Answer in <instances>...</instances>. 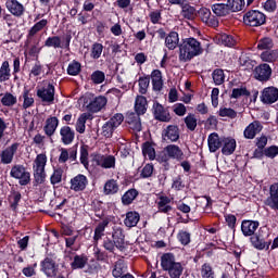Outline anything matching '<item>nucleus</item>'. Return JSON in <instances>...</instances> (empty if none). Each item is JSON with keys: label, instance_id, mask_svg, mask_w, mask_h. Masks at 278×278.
I'll return each mask as SVG.
<instances>
[{"label": "nucleus", "instance_id": "1", "mask_svg": "<svg viewBox=\"0 0 278 278\" xmlns=\"http://www.w3.org/2000/svg\"><path fill=\"white\" fill-rule=\"evenodd\" d=\"M203 47L201 46V41L197 40V38L189 37L182 40V43L179 46V62H192L194 58H199V55H203Z\"/></svg>", "mask_w": 278, "mask_h": 278}, {"label": "nucleus", "instance_id": "2", "mask_svg": "<svg viewBox=\"0 0 278 278\" xmlns=\"http://www.w3.org/2000/svg\"><path fill=\"white\" fill-rule=\"evenodd\" d=\"M161 267L170 278H181L184 264L175 261V254L164 253L161 256Z\"/></svg>", "mask_w": 278, "mask_h": 278}, {"label": "nucleus", "instance_id": "3", "mask_svg": "<svg viewBox=\"0 0 278 278\" xmlns=\"http://www.w3.org/2000/svg\"><path fill=\"white\" fill-rule=\"evenodd\" d=\"M156 160L160 164H163L165 170H168V168H170V164L168 162H170V160L181 162V160H184V151L179 146L168 144L157 155Z\"/></svg>", "mask_w": 278, "mask_h": 278}, {"label": "nucleus", "instance_id": "4", "mask_svg": "<svg viewBox=\"0 0 278 278\" xmlns=\"http://www.w3.org/2000/svg\"><path fill=\"white\" fill-rule=\"evenodd\" d=\"M47 167V153H40L36 156L33 165V173L35 184H45L47 179V173L45 168Z\"/></svg>", "mask_w": 278, "mask_h": 278}, {"label": "nucleus", "instance_id": "5", "mask_svg": "<svg viewBox=\"0 0 278 278\" xmlns=\"http://www.w3.org/2000/svg\"><path fill=\"white\" fill-rule=\"evenodd\" d=\"M243 23L248 27H262L266 25V14L260 10H250L243 14Z\"/></svg>", "mask_w": 278, "mask_h": 278}, {"label": "nucleus", "instance_id": "6", "mask_svg": "<svg viewBox=\"0 0 278 278\" xmlns=\"http://www.w3.org/2000/svg\"><path fill=\"white\" fill-rule=\"evenodd\" d=\"M268 238V229L262 227L260 228L257 233H254L250 238V242L254 249H257L258 251H264V249H269L270 241L266 242V239Z\"/></svg>", "mask_w": 278, "mask_h": 278}, {"label": "nucleus", "instance_id": "7", "mask_svg": "<svg viewBox=\"0 0 278 278\" xmlns=\"http://www.w3.org/2000/svg\"><path fill=\"white\" fill-rule=\"evenodd\" d=\"M71 40H73V35L66 34L62 38L60 36L48 37L45 41V47L53 49H71Z\"/></svg>", "mask_w": 278, "mask_h": 278}, {"label": "nucleus", "instance_id": "8", "mask_svg": "<svg viewBox=\"0 0 278 278\" xmlns=\"http://www.w3.org/2000/svg\"><path fill=\"white\" fill-rule=\"evenodd\" d=\"M13 179H18L20 186H28L31 184V174L27 172V168L23 165H14L10 172Z\"/></svg>", "mask_w": 278, "mask_h": 278}, {"label": "nucleus", "instance_id": "9", "mask_svg": "<svg viewBox=\"0 0 278 278\" xmlns=\"http://www.w3.org/2000/svg\"><path fill=\"white\" fill-rule=\"evenodd\" d=\"M37 97L43 103H52L55 100V86L51 83H43L41 87L37 89Z\"/></svg>", "mask_w": 278, "mask_h": 278}, {"label": "nucleus", "instance_id": "10", "mask_svg": "<svg viewBox=\"0 0 278 278\" xmlns=\"http://www.w3.org/2000/svg\"><path fill=\"white\" fill-rule=\"evenodd\" d=\"M253 76L256 81L266 84V81H270V77H273V67L267 63H262L254 68Z\"/></svg>", "mask_w": 278, "mask_h": 278}, {"label": "nucleus", "instance_id": "11", "mask_svg": "<svg viewBox=\"0 0 278 278\" xmlns=\"http://www.w3.org/2000/svg\"><path fill=\"white\" fill-rule=\"evenodd\" d=\"M92 162L100 168H116V156L112 154H93Z\"/></svg>", "mask_w": 278, "mask_h": 278}, {"label": "nucleus", "instance_id": "12", "mask_svg": "<svg viewBox=\"0 0 278 278\" xmlns=\"http://www.w3.org/2000/svg\"><path fill=\"white\" fill-rule=\"evenodd\" d=\"M78 105H108V98L94 97V93L87 92L78 99Z\"/></svg>", "mask_w": 278, "mask_h": 278}, {"label": "nucleus", "instance_id": "13", "mask_svg": "<svg viewBox=\"0 0 278 278\" xmlns=\"http://www.w3.org/2000/svg\"><path fill=\"white\" fill-rule=\"evenodd\" d=\"M264 105H273L278 101V88L277 87H265L260 97Z\"/></svg>", "mask_w": 278, "mask_h": 278}, {"label": "nucleus", "instance_id": "14", "mask_svg": "<svg viewBox=\"0 0 278 278\" xmlns=\"http://www.w3.org/2000/svg\"><path fill=\"white\" fill-rule=\"evenodd\" d=\"M88 188V177L84 174H77L70 180V189L73 192H84Z\"/></svg>", "mask_w": 278, "mask_h": 278}, {"label": "nucleus", "instance_id": "15", "mask_svg": "<svg viewBox=\"0 0 278 278\" xmlns=\"http://www.w3.org/2000/svg\"><path fill=\"white\" fill-rule=\"evenodd\" d=\"M198 16L201 18L202 23L207 25V27H213L216 29V27L219 25L218 18L212 15V11L207 8H201L198 11Z\"/></svg>", "mask_w": 278, "mask_h": 278}, {"label": "nucleus", "instance_id": "16", "mask_svg": "<svg viewBox=\"0 0 278 278\" xmlns=\"http://www.w3.org/2000/svg\"><path fill=\"white\" fill-rule=\"evenodd\" d=\"M58 268H59L58 263H55V260L51 257H46L41 262V270L49 278L58 277Z\"/></svg>", "mask_w": 278, "mask_h": 278}, {"label": "nucleus", "instance_id": "17", "mask_svg": "<svg viewBox=\"0 0 278 278\" xmlns=\"http://www.w3.org/2000/svg\"><path fill=\"white\" fill-rule=\"evenodd\" d=\"M18 147H21V143L15 142L4 149L0 153L1 164H12V162H14V155H16V151H18Z\"/></svg>", "mask_w": 278, "mask_h": 278}, {"label": "nucleus", "instance_id": "18", "mask_svg": "<svg viewBox=\"0 0 278 278\" xmlns=\"http://www.w3.org/2000/svg\"><path fill=\"white\" fill-rule=\"evenodd\" d=\"M149 77L151 79L153 92H162V90H164V76L162 75V71L153 70Z\"/></svg>", "mask_w": 278, "mask_h": 278}, {"label": "nucleus", "instance_id": "19", "mask_svg": "<svg viewBox=\"0 0 278 278\" xmlns=\"http://www.w3.org/2000/svg\"><path fill=\"white\" fill-rule=\"evenodd\" d=\"M60 152L59 164H66L67 160L77 162V147H72L70 149L61 148Z\"/></svg>", "mask_w": 278, "mask_h": 278}, {"label": "nucleus", "instance_id": "20", "mask_svg": "<svg viewBox=\"0 0 278 278\" xmlns=\"http://www.w3.org/2000/svg\"><path fill=\"white\" fill-rule=\"evenodd\" d=\"M260 228V222L243 219L241 223V231L245 237L255 236V231Z\"/></svg>", "mask_w": 278, "mask_h": 278}, {"label": "nucleus", "instance_id": "21", "mask_svg": "<svg viewBox=\"0 0 278 278\" xmlns=\"http://www.w3.org/2000/svg\"><path fill=\"white\" fill-rule=\"evenodd\" d=\"M264 126L262 123H260V121H254L244 129L243 136L247 140H253V138H255L257 134L262 132Z\"/></svg>", "mask_w": 278, "mask_h": 278}, {"label": "nucleus", "instance_id": "22", "mask_svg": "<svg viewBox=\"0 0 278 278\" xmlns=\"http://www.w3.org/2000/svg\"><path fill=\"white\" fill-rule=\"evenodd\" d=\"M126 124L132 131H142V122L140 121V116L134 112L127 113Z\"/></svg>", "mask_w": 278, "mask_h": 278}, {"label": "nucleus", "instance_id": "23", "mask_svg": "<svg viewBox=\"0 0 278 278\" xmlns=\"http://www.w3.org/2000/svg\"><path fill=\"white\" fill-rule=\"evenodd\" d=\"M60 125V119L58 117H49L46 121V125L43 126V131L50 140H53V136L55 135V131L58 130V127Z\"/></svg>", "mask_w": 278, "mask_h": 278}, {"label": "nucleus", "instance_id": "24", "mask_svg": "<svg viewBox=\"0 0 278 278\" xmlns=\"http://www.w3.org/2000/svg\"><path fill=\"white\" fill-rule=\"evenodd\" d=\"M5 8L13 16L20 17L25 14V7L18 0H7Z\"/></svg>", "mask_w": 278, "mask_h": 278}, {"label": "nucleus", "instance_id": "25", "mask_svg": "<svg viewBox=\"0 0 278 278\" xmlns=\"http://www.w3.org/2000/svg\"><path fill=\"white\" fill-rule=\"evenodd\" d=\"M153 114H154L155 121H160L161 123H169L172 118L168 108L164 105H155Z\"/></svg>", "mask_w": 278, "mask_h": 278}, {"label": "nucleus", "instance_id": "26", "mask_svg": "<svg viewBox=\"0 0 278 278\" xmlns=\"http://www.w3.org/2000/svg\"><path fill=\"white\" fill-rule=\"evenodd\" d=\"M223 140H224V137L218 136L217 132H213V134L208 135L207 144H208L210 152L216 153V151H218V149H222Z\"/></svg>", "mask_w": 278, "mask_h": 278}, {"label": "nucleus", "instance_id": "27", "mask_svg": "<svg viewBox=\"0 0 278 278\" xmlns=\"http://www.w3.org/2000/svg\"><path fill=\"white\" fill-rule=\"evenodd\" d=\"M172 202L173 200L168 195H160L156 201L157 211L161 214H168L169 212H173V206L170 205Z\"/></svg>", "mask_w": 278, "mask_h": 278}, {"label": "nucleus", "instance_id": "28", "mask_svg": "<svg viewBox=\"0 0 278 278\" xmlns=\"http://www.w3.org/2000/svg\"><path fill=\"white\" fill-rule=\"evenodd\" d=\"M163 140H169L170 142H177L179 140V126L169 125L163 130Z\"/></svg>", "mask_w": 278, "mask_h": 278}, {"label": "nucleus", "instance_id": "29", "mask_svg": "<svg viewBox=\"0 0 278 278\" xmlns=\"http://www.w3.org/2000/svg\"><path fill=\"white\" fill-rule=\"evenodd\" d=\"M61 142L63 144H73L75 140V130L71 126H63L60 129Z\"/></svg>", "mask_w": 278, "mask_h": 278}, {"label": "nucleus", "instance_id": "30", "mask_svg": "<svg viewBox=\"0 0 278 278\" xmlns=\"http://www.w3.org/2000/svg\"><path fill=\"white\" fill-rule=\"evenodd\" d=\"M236 139L231 137H224V140L222 142V153L223 155H233L236 152Z\"/></svg>", "mask_w": 278, "mask_h": 278}, {"label": "nucleus", "instance_id": "31", "mask_svg": "<svg viewBox=\"0 0 278 278\" xmlns=\"http://www.w3.org/2000/svg\"><path fill=\"white\" fill-rule=\"evenodd\" d=\"M180 8V16L187 21H194V18H197V8L190 5V3H182Z\"/></svg>", "mask_w": 278, "mask_h": 278}, {"label": "nucleus", "instance_id": "32", "mask_svg": "<svg viewBox=\"0 0 278 278\" xmlns=\"http://www.w3.org/2000/svg\"><path fill=\"white\" fill-rule=\"evenodd\" d=\"M178 45H179V34L177 31H170L165 37V47H167L169 51H175Z\"/></svg>", "mask_w": 278, "mask_h": 278}, {"label": "nucleus", "instance_id": "33", "mask_svg": "<svg viewBox=\"0 0 278 278\" xmlns=\"http://www.w3.org/2000/svg\"><path fill=\"white\" fill-rule=\"evenodd\" d=\"M110 225V219H102L94 229L93 240L94 242H99L105 236V228Z\"/></svg>", "mask_w": 278, "mask_h": 278}, {"label": "nucleus", "instance_id": "34", "mask_svg": "<svg viewBox=\"0 0 278 278\" xmlns=\"http://www.w3.org/2000/svg\"><path fill=\"white\" fill-rule=\"evenodd\" d=\"M217 45H223L224 47L232 48L236 45V37L229 34H218L216 36Z\"/></svg>", "mask_w": 278, "mask_h": 278}, {"label": "nucleus", "instance_id": "35", "mask_svg": "<svg viewBox=\"0 0 278 278\" xmlns=\"http://www.w3.org/2000/svg\"><path fill=\"white\" fill-rule=\"evenodd\" d=\"M112 238L116 244V249H123V247L125 245V233L123 232V228L121 227L114 228Z\"/></svg>", "mask_w": 278, "mask_h": 278}, {"label": "nucleus", "instance_id": "36", "mask_svg": "<svg viewBox=\"0 0 278 278\" xmlns=\"http://www.w3.org/2000/svg\"><path fill=\"white\" fill-rule=\"evenodd\" d=\"M140 223V214L136 211H130L126 214V218L124 219V224L126 227H136Z\"/></svg>", "mask_w": 278, "mask_h": 278}, {"label": "nucleus", "instance_id": "37", "mask_svg": "<svg viewBox=\"0 0 278 278\" xmlns=\"http://www.w3.org/2000/svg\"><path fill=\"white\" fill-rule=\"evenodd\" d=\"M262 62H268L273 64V62H278V49L265 50L260 55Z\"/></svg>", "mask_w": 278, "mask_h": 278}, {"label": "nucleus", "instance_id": "38", "mask_svg": "<svg viewBox=\"0 0 278 278\" xmlns=\"http://www.w3.org/2000/svg\"><path fill=\"white\" fill-rule=\"evenodd\" d=\"M212 10L217 16H229V14H231L229 4H227V2L213 4Z\"/></svg>", "mask_w": 278, "mask_h": 278}, {"label": "nucleus", "instance_id": "39", "mask_svg": "<svg viewBox=\"0 0 278 278\" xmlns=\"http://www.w3.org/2000/svg\"><path fill=\"white\" fill-rule=\"evenodd\" d=\"M242 97H251V91L247 88V85L241 84L239 87L232 89L230 99H240Z\"/></svg>", "mask_w": 278, "mask_h": 278}, {"label": "nucleus", "instance_id": "40", "mask_svg": "<svg viewBox=\"0 0 278 278\" xmlns=\"http://www.w3.org/2000/svg\"><path fill=\"white\" fill-rule=\"evenodd\" d=\"M139 94H147L149 86H151V76L144 74L138 79Z\"/></svg>", "mask_w": 278, "mask_h": 278}, {"label": "nucleus", "instance_id": "41", "mask_svg": "<svg viewBox=\"0 0 278 278\" xmlns=\"http://www.w3.org/2000/svg\"><path fill=\"white\" fill-rule=\"evenodd\" d=\"M119 190L118 181L114 179H109L104 184L103 193L106 195L116 194Z\"/></svg>", "mask_w": 278, "mask_h": 278}, {"label": "nucleus", "instance_id": "42", "mask_svg": "<svg viewBox=\"0 0 278 278\" xmlns=\"http://www.w3.org/2000/svg\"><path fill=\"white\" fill-rule=\"evenodd\" d=\"M86 264H88V256L86 254L75 255L74 261L71 263L73 270L86 268Z\"/></svg>", "mask_w": 278, "mask_h": 278}, {"label": "nucleus", "instance_id": "43", "mask_svg": "<svg viewBox=\"0 0 278 278\" xmlns=\"http://www.w3.org/2000/svg\"><path fill=\"white\" fill-rule=\"evenodd\" d=\"M10 77H12V70L10 68V62L4 61L0 67V84H3V81H9Z\"/></svg>", "mask_w": 278, "mask_h": 278}, {"label": "nucleus", "instance_id": "44", "mask_svg": "<svg viewBox=\"0 0 278 278\" xmlns=\"http://www.w3.org/2000/svg\"><path fill=\"white\" fill-rule=\"evenodd\" d=\"M275 47V41L270 37H263L257 42L258 51H270Z\"/></svg>", "mask_w": 278, "mask_h": 278}, {"label": "nucleus", "instance_id": "45", "mask_svg": "<svg viewBox=\"0 0 278 278\" xmlns=\"http://www.w3.org/2000/svg\"><path fill=\"white\" fill-rule=\"evenodd\" d=\"M90 114H80V116L78 117L77 122H76V131L78 134H86V123L87 121H90Z\"/></svg>", "mask_w": 278, "mask_h": 278}, {"label": "nucleus", "instance_id": "46", "mask_svg": "<svg viewBox=\"0 0 278 278\" xmlns=\"http://www.w3.org/2000/svg\"><path fill=\"white\" fill-rule=\"evenodd\" d=\"M228 9H230V13L233 12H242L247 2L244 0H227Z\"/></svg>", "mask_w": 278, "mask_h": 278}, {"label": "nucleus", "instance_id": "47", "mask_svg": "<svg viewBox=\"0 0 278 278\" xmlns=\"http://www.w3.org/2000/svg\"><path fill=\"white\" fill-rule=\"evenodd\" d=\"M138 197V190L136 189H129L124 193L122 197V203L123 205H131L134 201H136V198Z\"/></svg>", "mask_w": 278, "mask_h": 278}, {"label": "nucleus", "instance_id": "48", "mask_svg": "<svg viewBox=\"0 0 278 278\" xmlns=\"http://www.w3.org/2000/svg\"><path fill=\"white\" fill-rule=\"evenodd\" d=\"M49 24L47 20H40L28 31L27 38H34L38 31H42L46 25Z\"/></svg>", "mask_w": 278, "mask_h": 278}, {"label": "nucleus", "instance_id": "49", "mask_svg": "<svg viewBox=\"0 0 278 278\" xmlns=\"http://www.w3.org/2000/svg\"><path fill=\"white\" fill-rule=\"evenodd\" d=\"M79 73H81V63L73 60L67 66V75H71V77H77Z\"/></svg>", "mask_w": 278, "mask_h": 278}, {"label": "nucleus", "instance_id": "50", "mask_svg": "<svg viewBox=\"0 0 278 278\" xmlns=\"http://www.w3.org/2000/svg\"><path fill=\"white\" fill-rule=\"evenodd\" d=\"M103 55V43L94 42L90 49L91 60H99Z\"/></svg>", "mask_w": 278, "mask_h": 278}, {"label": "nucleus", "instance_id": "51", "mask_svg": "<svg viewBox=\"0 0 278 278\" xmlns=\"http://www.w3.org/2000/svg\"><path fill=\"white\" fill-rule=\"evenodd\" d=\"M142 154L148 157V160H155V148H153L151 142L147 141L142 144Z\"/></svg>", "mask_w": 278, "mask_h": 278}, {"label": "nucleus", "instance_id": "52", "mask_svg": "<svg viewBox=\"0 0 278 278\" xmlns=\"http://www.w3.org/2000/svg\"><path fill=\"white\" fill-rule=\"evenodd\" d=\"M212 78L215 86H223L225 84V71L216 68L212 73Z\"/></svg>", "mask_w": 278, "mask_h": 278}, {"label": "nucleus", "instance_id": "53", "mask_svg": "<svg viewBox=\"0 0 278 278\" xmlns=\"http://www.w3.org/2000/svg\"><path fill=\"white\" fill-rule=\"evenodd\" d=\"M21 199L22 195L18 191L12 192V194L9 197L10 207L11 210H13V212H16V210H18V203H21Z\"/></svg>", "mask_w": 278, "mask_h": 278}, {"label": "nucleus", "instance_id": "54", "mask_svg": "<svg viewBox=\"0 0 278 278\" xmlns=\"http://www.w3.org/2000/svg\"><path fill=\"white\" fill-rule=\"evenodd\" d=\"M64 175V169L61 167L54 168L51 177L50 182L52 186H56V184H62V176Z\"/></svg>", "mask_w": 278, "mask_h": 278}, {"label": "nucleus", "instance_id": "55", "mask_svg": "<svg viewBox=\"0 0 278 278\" xmlns=\"http://www.w3.org/2000/svg\"><path fill=\"white\" fill-rule=\"evenodd\" d=\"M126 268L127 267L125 266V263H123L122 261H117L112 270L113 277H115V278L123 277Z\"/></svg>", "mask_w": 278, "mask_h": 278}, {"label": "nucleus", "instance_id": "56", "mask_svg": "<svg viewBox=\"0 0 278 278\" xmlns=\"http://www.w3.org/2000/svg\"><path fill=\"white\" fill-rule=\"evenodd\" d=\"M23 99V105H31L34 103V93L31 90L24 88L22 96L20 97V101Z\"/></svg>", "mask_w": 278, "mask_h": 278}, {"label": "nucleus", "instance_id": "57", "mask_svg": "<svg viewBox=\"0 0 278 278\" xmlns=\"http://www.w3.org/2000/svg\"><path fill=\"white\" fill-rule=\"evenodd\" d=\"M42 73H45L43 66L40 61L37 60L29 72V77H40Z\"/></svg>", "mask_w": 278, "mask_h": 278}, {"label": "nucleus", "instance_id": "58", "mask_svg": "<svg viewBox=\"0 0 278 278\" xmlns=\"http://www.w3.org/2000/svg\"><path fill=\"white\" fill-rule=\"evenodd\" d=\"M91 81L92 84H96L97 86H99V84H103V81H105V73L103 71H94L91 74Z\"/></svg>", "mask_w": 278, "mask_h": 278}, {"label": "nucleus", "instance_id": "59", "mask_svg": "<svg viewBox=\"0 0 278 278\" xmlns=\"http://www.w3.org/2000/svg\"><path fill=\"white\" fill-rule=\"evenodd\" d=\"M177 238L182 247H188V244L191 242V235L186 230H180L177 235Z\"/></svg>", "mask_w": 278, "mask_h": 278}, {"label": "nucleus", "instance_id": "60", "mask_svg": "<svg viewBox=\"0 0 278 278\" xmlns=\"http://www.w3.org/2000/svg\"><path fill=\"white\" fill-rule=\"evenodd\" d=\"M219 116H222L223 118H236L238 116V112H236L233 109L231 108H222L219 109Z\"/></svg>", "mask_w": 278, "mask_h": 278}, {"label": "nucleus", "instance_id": "61", "mask_svg": "<svg viewBox=\"0 0 278 278\" xmlns=\"http://www.w3.org/2000/svg\"><path fill=\"white\" fill-rule=\"evenodd\" d=\"M185 125L189 131H194V129H197V117L194 114H189L185 117Z\"/></svg>", "mask_w": 278, "mask_h": 278}, {"label": "nucleus", "instance_id": "62", "mask_svg": "<svg viewBox=\"0 0 278 278\" xmlns=\"http://www.w3.org/2000/svg\"><path fill=\"white\" fill-rule=\"evenodd\" d=\"M264 205L267 207H270V210H274L275 212H278V198L269 195L264 201Z\"/></svg>", "mask_w": 278, "mask_h": 278}, {"label": "nucleus", "instance_id": "63", "mask_svg": "<svg viewBox=\"0 0 278 278\" xmlns=\"http://www.w3.org/2000/svg\"><path fill=\"white\" fill-rule=\"evenodd\" d=\"M16 97L10 92L4 93L1 98L2 105H16Z\"/></svg>", "mask_w": 278, "mask_h": 278}, {"label": "nucleus", "instance_id": "64", "mask_svg": "<svg viewBox=\"0 0 278 278\" xmlns=\"http://www.w3.org/2000/svg\"><path fill=\"white\" fill-rule=\"evenodd\" d=\"M263 153L266 157H269L270 160H275L278 155V147L277 146H270L268 148H265L263 150Z\"/></svg>", "mask_w": 278, "mask_h": 278}]
</instances>
